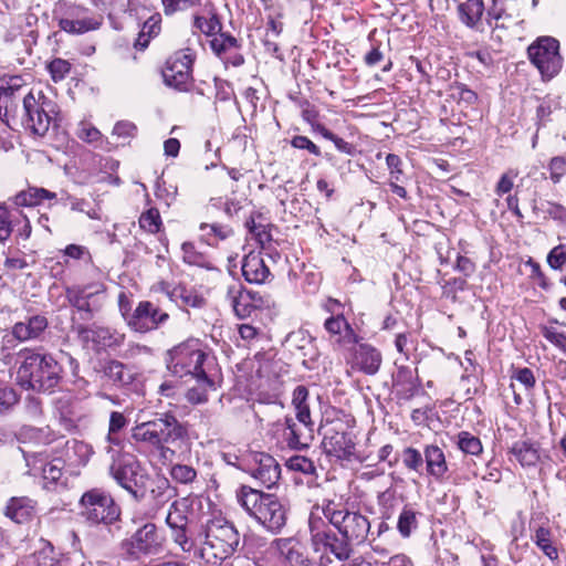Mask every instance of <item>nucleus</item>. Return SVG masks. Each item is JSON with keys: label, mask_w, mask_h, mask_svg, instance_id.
<instances>
[{"label": "nucleus", "mask_w": 566, "mask_h": 566, "mask_svg": "<svg viewBox=\"0 0 566 566\" xmlns=\"http://www.w3.org/2000/svg\"><path fill=\"white\" fill-rule=\"evenodd\" d=\"M51 102L42 92L20 96L18 90H0V119L10 127L21 125L36 136H43L51 124Z\"/></svg>", "instance_id": "f257e3e1"}, {"label": "nucleus", "mask_w": 566, "mask_h": 566, "mask_svg": "<svg viewBox=\"0 0 566 566\" xmlns=\"http://www.w3.org/2000/svg\"><path fill=\"white\" fill-rule=\"evenodd\" d=\"M17 378L21 386L36 391H51L61 379L62 368L52 355L33 348L18 353Z\"/></svg>", "instance_id": "f03ea898"}, {"label": "nucleus", "mask_w": 566, "mask_h": 566, "mask_svg": "<svg viewBox=\"0 0 566 566\" xmlns=\"http://www.w3.org/2000/svg\"><path fill=\"white\" fill-rule=\"evenodd\" d=\"M237 500L243 510L269 532L279 533L285 526L287 510L274 494L242 485L237 492Z\"/></svg>", "instance_id": "7ed1b4c3"}, {"label": "nucleus", "mask_w": 566, "mask_h": 566, "mask_svg": "<svg viewBox=\"0 0 566 566\" xmlns=\"http://www.w3.org/2000/svg\"><path fill=\"white\" fill-rule=\"evenodd\" d=\"M308 390L305 386H297L293 391L292 405L295 409L296 421L285 417L276 423V431L281 432L283 440L291 449H303L313 440V421L307 402Z\"/></svg>", "instance_id": "20e7f679"}, {"label": "nucleus", "mask_w": 566, "mask_h": 566, "mask_svg": "<svg viewBox=\"0 0 566 566\" xmlns=\"http://www.w3.org/2000/svg\"><path fill=\"white\" fill-rule=\"evenodd\" d=\"M319 511L349 544H360L367 538L370 522L360 512L342 509L332 500L325 501Z\"/></svg>", "instance_id": "39448f33"}, {"label": "nucleus", "mask_w": 566, "mask_h": 566, "mask_svg": "<svg viewBox=\"0 0 566 566\" xmlns=\"http://www.w3.org/2000/svg\"><path fill=\"white\" fill-rule=\"evenodd\" d=\"M168 355L167 367L178 377H196L211 373L208 355L198 339H189L175 346Z\"/></svg>", "instance_id": "423d86ee"}, {"label": "nucleus", "mask_w": 566, "mask_h": 566, "mask_svg": "<svg viewBox=\"0 0 566 566\" xmlns=\"http://www.w3.org/2000/svg\"><path fill=\"white\" fill-rule=\"evenodd\" d=\"M319 506L313 509L308 518L311 542L314 552L334 555L338 560H347L353 549L350 544L342 536L338 537L321 516Z\"/></svg>", "instance_id": "0eeeda50"}, {"label": "nucleus", "mask_w": 566, "mask_h": 566, "mask_svg": "<svg viewBox=\"0 0 566 566\" xmlns=\"http://www.w3.org/2000/svg\"><path fill=\"white\" fill-rule=\"evenodd\" d=\"M205 537L202 551L220 560L233 555L240 544L239 532L223 520L209 521Z\"/></svg>", "instance_id": "6e6552de"}, {"label": "nucleus", "mask_w": 566, "mask_h": 566, "mask_svg": "<svg viewBox=\"0 0 566 566\" xmlns=\"http://www.w3.org/2000/svg\"><path fill=\"white\" fill-rule=\"evenodd\" d=\"M352 422L353 419L345 416L326 421L323 426L322 446L327 454L338 459H347L354 453L355 442Z\"/></svg>", "instance_id": "1a4fd4ad"}, {"label": "nucleus", "mask_w": 566, "mask_h": 566, "mask_svg": "<svg viewBox=\"0 0 566 566\" xmlns=\"http://www.w3.org/2000/svg\"><path fill=\"white\" fill-rule=\"evenodd\" d=\"M82 515L94 525H111L120 517V507L106 492L93 489L85 492L80 501Z\"/></svg>", "instance_id": "9d476101"}, {"label": "nucleus", "mask_w": 566, "mask_h": 566, "mask_svg": "<svg viewBox=\"0 0 566 566\" xmlns=\"http://www.w3.org/2000/svg\"><path fill=\"white\" fill-rule=\"evenodd\" d=\"M112 457L109 473L114 480L136 496L137 489L146 484L147 475L138 460L132 454H116L113 447L106 448Z\"/></svg>", "instance_id": "9b49d317"}, {"label": "nucleus", "mask_w": 566, "mask_h": 566, "mask_svg": "<svg viewBox=\"0 0 566 566\" xmlns=\"http://www.w3.org/2000/svg\"><path fill=\"white\" fill-rule=\"evenodd\" d=\"M528 57L539 71L544 81L555 77L563 66L559 55V43L551 36H543L533 42L527 49Z\"/></svg>", "instance_id": "f8f14e48"}, {"label": "nucleus", "mask_w": 566, "mask_h": 566, "mask_svg": "<svg viewBox=\"0 0 566 566\" xmlns=\"http://www.w3.org/2000/svg\"><path fill=\"white\" fill-rule=\"evenodd\" d=\"M193 55L189 49L174 53L163 70L164 82L176 90L187 91L192 81Z\"/></svg>", "instance_id": "ddd939ff"}, {"label": "nucleus", "mask_w": 566, "mask_h": 566, "mask_svg": "<svg viewBox=\"0 0 566 566\" xmlns=\"http://www.w3.org/2000/svg\"><path fill=\"white\" fill-rule=\"evenodd\" d=\"M104 292L103 284L73 286L66 290V298L80 319L90 321L101 310L103 303L99 302V297Z\"/></svg>", "instance_id": "4468645a"}, {"label": "nucleus", "mask_w": 566, "mask_h": 566, "mask_svg": "<svg viewBox=\"0 0 566 566\" xmlns=\"http://www.w3.org/2000/svg\"><path fill=\"white\" fill-rule=\"evenodd\" d=\"M122 547L133 558L156 555L163 549V538L157 533L155 524L147 523L125 539Z\"/></svg>", "instance_id": "2eb2a0df"}, {"label": "nucleus", "mask_w": 566, "mask_h": 566, "mask_svg": "<svg viewBox=\"0 0 566 566\" xmlns=\"http://www.w3.org/2000/svg\"><path fill=\"white\" fill-rule=\"evenodd\" d=\"M168 318V313L157 305L149 301H142L127 318V324L133 331L144 334L157 329Z\"/></svg>", "instance_id": "dca6fc26"}, {"label": "nucleus", "mask_w": 566, "mask_h": 566, "mask_svg": "<svg viewBox=\"0 0 566 566\" xmlns=\"http://www.w3.org/2000/svg\"><path fill=\"white\" fill-rule=\"evenodd\" d=\"M27 465L29 467L28 473L31 475L41 474L44 481V488L51 490L59 484L65 485L63 481L65 463L62 459L55 458L51 461H44L38 455H29L22 450Z\"/></svg>", "instance_id": "f3484780"}, {"label": "nucleus", "mask_w": 566, "mask_h": 566, "mask_svg": "<svg viewBox=\"0 0 566 566\" xmlns=\"http://www.w3.org/2000/svg\"><path fill=\"white\" fill-rule=\"evenodd\" d=\"M252 462L253 464L250 467L249 472L261 486L271 489L277 483L281 469L272 455L258 452L252 454Z\"/></svg>", "instance_id": "a211bd4d"}, {"label": "nucleus", "mask_w": 566, "mask_h": 566, "mask_svg": "<svg viewBox=\"0 0 566 566\" xmlns=\"http://www.w3.org/2000/svg\"><path fill=\"white\" fill-rule=\"evenodd\" d=\"M150 422L155 430L156 438L158 439L160 450H164L166 444H172L185 439L187 436V429L184 424L169 412L160 415L150 420Z\"/></svg>", "instance_id": "6ab92c4d"}, {"label": "nucleus", "mask_w": 566, "mask_h": 566, "mask_svg": "<svg viewBox=\"0 0 566 566\" xmlns=\"http://www.w3.org/2000/svg\"><path fill=\"white\" fill-rule=\"evenodd\" d=\"M101 24V17L90 15L86 10L78 7L71 8L66 15L59 20L60 29L70 34H83L94 31Z\"/></svg>", "instance_id": "aec40b11"}, {"label": "nucleus", "mask_w": 566, "mask_h": 566, "mask_svg": "<svg viewBox=\"0 0 566 566\" xmlns=\"http://www.w3.org/2000/svg\"><path fill=\"white\" fill-rule=\"evenodd\" d=\"M76 332L84 340H92L103 346H119L124 343L125 335L109 327L94 326L86 327L76 326Z\"/></svg>", "instance_id": "412c9836"}, {"label": "nucleus", "mask_w": 566, "mask_h": 566, "mask_svg": "<svg viewBox=\"0 0 566 566\" xmlns=\"http://www.w3.org/2000/svg\"><path fill=\"white\" fill-rule=\"evenodd\" d=\"M244 279L254 284H263L270 276V270L261 253L250 252L242 262Z\"/></svg>", "instance_id": "4be33fe9"}, {"label": "nucleus", "mask_w": 566, "mask_h": 566, "mask_svg": "<svg viewBox=\"0 0 566 566\" xmlns=\"http://www.w3.org/2000/svg\"><path fill=\"white\" fill-rule=\"evenodd\" d=\"M22 566H62L61 558L54 551L53 545L44 539H40L34 551L22 562Z\"/></svg>", "instance_id": "5701e85b"}, {"label": "nucleus", "mask_w": 566, "mask_h": 566, "mask_svg": "<svg viewBox=\"0 0 566 566\" xmlns=\"http://www.w3.org/2000/svg\"><path fill=\"white\" fill-rule=\"evenodd\" d=\"M271 547L284 559L287 566L298 564L307 556L303 545L294 537L276 538L272 542Z\"/></svg>", "instance_id": "b1692460"}, {"label": "nucleus", "mask_w": 566, "mask_h": 566, "mask_svg": "<svg viewBox=\"0 0 566 566\" xmlns=\"http://www.w3.org/2000/svg\"><path fill=\"white\" fill-rule=\"evenodd\" d=\"M227 297L238 317L244 318L252 314V291L245 290L240 284L233 283L228 286Z\"/></svg>", "instance_id": "393cba45"}, {"label": "nucleus", "mask_w": 566, "mask_h": 566, "mask_svg": "<svg viewBox=\"0 0 566 566\" xmlns=\"http://www.w3.org/2000/svg\"><path fill=\"white\" fill-rule=\"evenodd\" d=\"M34 513V501L27 496L10 499L4 511L6 516L18 524L29 522Z\"/></svg>", "instance_id": "a878e982"}, {"label": "nucleus", "mask_w": 566, "mask_h": 566, "mask_svg": "<svg viewBox=\"0 0 566 566\" xmlns=\"http://www.w3.org/2000/svg\"><path fill=\"white\" fill-rule=\"evenodd\" d=\"M48 327L44 316L35 315L25 322H18L12 327V335L19 342H27L38 338Z\"/></svg>", "instance_id": "bb28decb"}, {"label": "nucleus", "mask_w": 566, "mask_h": 566, "mask_svg": "<svg viewBox=\"0 0 566 566\" xmlns=\"http://www.w3.org/2000/svg\"><path fill=\"white\" fill-rule=\"evenodd\" d=\"M423 454L428 474L436 480H442L448 472V463L442 449L436 444H429L424 448Z\"/></svg>", "instance_id": "cd10ccee"}, {"label": "nucleus", "mask_w": 566, "mask_h": 566, "mask_svg": "<svg viewBox=\"0 0 566 566\" xmlns=\"http://www.w3.org/2000/svg\"><path fill=\"white\" fill-rule=\"evenodd\" d=\"M381 354L367 344L359 345L356 352V364L367 375H375L381 365Z\"/></svg>", "instance_id": "c85d7f7f"}, {"label": "nucleus", "mask_w": 566, "mask_h": 566, "mask_svg": "<svg viewBox=\"0 0 566 566\" xmlns=\"http://www.w3.org/2000/svg\"><path fill=\"white\" fill-rule=\"evenodd\" d=\"M531 539L551 560L558 559V549L554 544L553 533L548 525L535 526Z\"/></svg>", "instance_id": "c756f323"}, {"label": "nucleus", "mask_w": 566, "mask_h": 566, "mask_svg": "<svg viewBox=\"0 0 566 566\" xmlns=\"http://www.w3.org/2000/svg\"><path fill=\"white\" fill-rule=\"evenodd\" d=\"M56 199V193L44 188L29 187L20 191L14 197V203L18 207H35L45 200L52 201Z\"/></svg>", "instance_id": "7c9ffc66"}, {"label": "nucleus", "mask_w": 566, "mask_h": 566, "mask_svg": "<svg viewBox=\"0 0 566 566\" xmlns=\"http://www.w3.org/2000/svg\"><path fill=\"white\" fill-rule=\"evenodd\" d=\"M197 381V386L188 389L186 398L193 405L203 403L208 400V391L214 390V380L211 373H207L202 376L193 377Z\"/></svg>", "instance_id": "2f4dec72"}, {"label": "nucleus", "mask_w": 566, "mask_h": 566, "mask_svg": "<svg viewBox=\"0 0 566 566\" xmlns=\"http://www.w3.org/2000/svg\"><path fill=\"white\" fill-rule=\"evenodd\" d=\"M189 501L186 497L176 500L169 507L166 516V523L169 527H187Z\"/></svg>", "instance_id": "473e14b6"}, {"label": "nucleus", "mask_w": 566, "mask_h": 566, "mask_svg": "<svg viewBox=\"0 0 566 566\" xmlns=\"http://www.w3.org/2000/svg\"><path fill=\"white\" fill-rule=\"evenodd\" d=\"M460 19L470 28L476 27L484 12V3L482 0H467L459 6Z\"/></svg>", "instance_id": "72a5a7b5"}, {"label": "nucleus", "mask_w": 566, "mask_h": 566, "mask_svg": "<svg viewBox=\"0 0 566 566\" xmlns=\"http://www.w3.org/2000/svg\"><path fill=\"white\" fill-rule=\"evenodd\" d=\"M512 453L523 467L535 465L539 460V452L534 443L517 441L512 447Z\"/></svg>", "instance_id": "f704fd0d"}, {"label": "nucleus", "mask_w": 566, "mask_h": 566, "mask_svg": "<svg viewBox=\"0 0 566 566\" xmlns=\"http://www.w3.org/2000/svg\"><path fill=\"white\" fill-rule=\"evenodd\" d=\"M17 437L22 443L48 444L53 440L49 428H34L30 426L21 427Z\"/></svg>", "instance_id": "c9c22d12"}, {"label": "nucleus", "mask_w": 566, "mask_h": 566, "mask_svg": "<svg viewBox=\"0 0 566 566\" xmlns=\"http://www.w3.org/2000/svg\"><path fill=\"white\" fill-rule=\"evenodd\" d=\"M132 439L137 443H143L160 450V446L158 439L156 438L155 430L153 429L150 420L137 423L135 427H133Z\"/></svg>", "instance_id": "e433bc0d"}, {"label": "nucleus", "mask_w": 566, "mask_h": 566, "mask_svg": "<svg viewBox=\"0 0 566 566\" xmlns=\"http://www.w3.org/2000/svg\"><path fill=\"white\" fill-rule=\"evenodd\" d=\"M167 294L174 302L186 306L201 307L205 304L203 297L198 295L195 291L181 285L174 287L171 291H167Z\"/></svg>", "instance_id": "4c0bfd02"}, {"label": "nucleus", "mask_w": 566, "mask_h": 566, "mask_svg": "<svg viewBox=\"0 0 566 566\" xmlns=\"http://www.w3.org/2000/svg\"><path fill=\"white\" fill-rule=\"evenodd\" d=\"M20 217H22L21 211H11L0 205V242H4L10 238L13 224L20 222Z\"/></svg>", "instance_id": "58836bf2"}, {"label": "nucleus", "mask_w": 566, "mask_h": 566, "mask_svg": "<svg viewBox=\"0 0 566 566\" xmlns=\"http://www.w3.org/2000/svg\"><path fill=\"white\" fill-rule=\"evenodd\" d=\"M418 513L410 506H403L398 516L397 530L403 538H407L418 527Z\"/></svg>", "instance_id": "ea45409f"}, {"label": "nucleus", "mask_w": 566, "mask_h": 566, "mask_svg": "<svg viewBox=\"0 0 566 566\" xmlns=\"http://www.w3.org/2000/svg\"><path fill=\"white\" fill-rule=\"evenodd\" d=\"M325 328L331 335L338 336L337 342H340L342 338H350L353 335L349 324L340 313L326 319Z\"/></svg>", "instance_id": "a19ab883"}, {"label": "nucleus", "mask_w": 566, "mask_h": 566, "mask_svg": "<svg viewBox=\"0 0 566 566\" xmlns=\"http://www.w3.org/2000/svg\"><path fill=\"white\" fill-rule=\"evenodd\" d=\"M200 231L203 232L202 235L210 245L217 244L219 240H226L232 234L231 228L217 223H201Z\"/></svg>", "instance_id": "79ce46f5"}, {"label": "nucleus", "mask_w": 566, "mask_h": 566, "mask_svg": "<svg viewBox=\"0 0 566 566\" xmlns=\"http://www.w3.org/2000/svg\"><path fill=\"white\" fill-rule=\"evenodd\" d=\"M105 375L118 386H125L132 380V375L127 371L126 367L117 360L107 363L105 366Z\"/></svg>", "instance_id": "37998d69"}, {"label": "nucleus", "mask_w": 566, "mask_h": 566, "mask_svg": "<svg viewBox=\"0 0 566 566\" xmlns=\"http://www.w3.org/2000/svg\"><path fill=\"white\" fill-rule=\"evenodd\" d=\"M128 421L126 417L118 411H113L109 416V423H108V433L106 437L107 442L109 443L108 447L112 446H119L120 439L118 438L117 433L124 429L127 426Z\"/></svg>", "instance_id": "c03bdc74"}, {"label": "nucleus", "mask_w": 566, "mask_h": 566, "mask_svg": "<svg viewBox=\"0 0 566 566\" xmlns=\"http://www.w3.org/2000/svg\"><path fill=\"white\" fill-rule=\"evenodd\" d=\"M457 446L467 454L478 455L482 452V443L480 439L467 431L458 433Z\"/></svg>", "instance_id": "a18cd8bd"}, {"label": "nucleus", "mask_w": 566, "mask_h": 566, "mask_svg": "<svg viewBox=\"0 0 566 566\" xmlns=\"http://www.w3.org/2000/svg\"><path fill=\"white\" fill-rule=\"evenodd\" d=\"M76 136L81 140L85 142L87 144H92L95 147H102V145L104 143L101 132L96 127H94L92 124L86 123V122L80 123L77 132H76Z\"/></svg>", "instance_id": "49530a36"}, {"label": "nucleus", "mask_w": 566, "mask_h": 566, "mask_svg": "<svg viewBox=\"0 0 566 566\" xmlns=\"http://www.w3.org/2000/svg\"><path fill=\"white\" fill-rule=\"evenodd\" d=\"M245 227L259 244L264 247L271 242L272 235L268 224L258 223L253 217L245 222Z\"/></svg>", "instance_id": "de8ad7c7"}, {"label": "nucleus", "mask_w": 566, "mask_h": 566, "mask_svg": "<svg viewBox=\"0 0 566 566\" xmlns=\"http://www.w3.org/2000/svg\"><path fill=\"white\" fill-rule=\"evenodd\" d=\"M285 465L292 471L301 472L306 475H315L316 473V467L314 462L303 455H293L289 458Z\"/></svg>", "instance_id": "09e8293b"}, {"label": "nucleus", "mask_w": 566, "mask_h": 566, "mask_svg": "<svg viewBox=\"0 0 566 566\" xmlns=\"http://www.w3.org/2000/svg\"><path fill=\"white\" fill-rule=\"evenodd\" d=\"M193 28L206 35H213L220 31L221 24L216 15L206 18L199 14L193 15Z\"/></svg>", "instance_id": "8fccbe9b"}, {"label": "nucleus", "mask_w": 566, "mask_h": 566, "mask_svg": "<svg viewBox=\"0 0 566 566\" xmlns=\"http://www.w3.org/2000/svg\"><path fill=\"white\" fill-rule=\"evenodd\" d=\"M170 476L178 483L189 484L197 479V471L187 464H175L170 469Z\"/></svg>", "instance_id": "3c124183"}, {"label": "nucleus", "mask_w": 566, "mask_h": 566, "mask_svg": "<svg viewBox=\"0 0 566 566\" xmlns=\"http://www.w3.org/2000/svg\"><path fill=\"white\" fill-rule=\"evenodd\" d=\"M72 546L74 552L61 557L62 566H84L85 557L80 546V538L75 533H72Z\"/></svg>", "instance_id": "603ef678"}, {"label": "nucleus", "mask_w": 566, "mask_h": 566, "mask_svg": "<svg viewBox=\"0 0 566 566\" xmlns=\"http://www.w3.org/2000/svg\"><path fill=\"white\" fill-rule=\"evenodd\" d=\"M547 170L549 179L554 185L562 181L563 177L566 176V157L555 156L547 163Z\"/></svg>", "instance_id": "864d4df0"}, {"label": "nucleus", "mask_w": 566, "mask_h": 566, "mask_svg": "<svg viewBox=\"0 0 566 566\" xmlns=\"http://www.w3.org/2000/svg\"><path fill=\"white\" fill-rule=\"evenodd\" d=\"M139 226L142 229L148 231L149 233L158 232L161 226V219L158 210L151 208L142 213L139 218Z\"/></svg>", "instance_id": "5fc2aeb1"}, {"label": "nucleus", "mask_w": 566, "mask_h": 566, "mask_svg": "<svg viewBox=\"0 0 566 566\" xmlns=\"http://www.w3.org/2000/svg\"><path fill=\"white\" fill-rule=\"evenodd\" d=\"M166 15H172L179 11H186L200 4V0H160Z\"/></svg>", "instance_id": "6e6d98bb"}, {"label": "nucleus", "mask_w": 566, "mask_h": 566, "mask_svg": "<svg viewBox=\"0 0 566 566\" xmlns=\"http://www.w3.org/2000/svg\"><path fill=\"white\" fill-rule=\"evenodd\" d=\"M69 201H70L71 210L77 211V212H83L90 219H93V220L101 219L99 208H91L90 203L85 199L70 197Z\"/></svg>", "instance_id": "4d7b16f0"}, {"label": "nucleus", "mask_w": 566, "mask_h": 566, "mask_svg": "<svg viewBox=\"0 0 566 566\" xmlns=\"http://www.w3.org/2000/svg\"><path fill=\"white\" fill-rule=\"evenodd\" d=\"M545 218H551L556 221L566 222V208L557 202L545 201L541 208Z\"/></svg>", "instance_id": "13d9d810"}, {"label": "nucleus", "mask_w": 566, "mask_h": 566, "mask_svg": "<svg viewBox=\"0 0 566 566\" xmlns=\"http://www.w3.org/2000/svg\"><path fill=\"white\" fill-rule=\"evenodd\" d=\"M182 259L188 264L203 266L206 264L205 255L198 252L191 242H184L181 245Z\"/></svg>", "instance_id": "bf43d9fd"}, {"label": "nucleus", "mask_w": 566, "mask_h": 566, "mask_svg": "<svg viewBox=\"0 0 566 566\" xmlns=\"http://www.w3.org/2000/svg\"><path fill=\"white\" fill-rule=\"evenodd\" d=\"M402 462L407 469L418 472L422 467L423 458L417 449L408 447L402 452Z\"/></svg>", "instance_id": "052dcab7"}, {"label": "nucleus", "mask_w": 566, "mask_h": 566, "mask_svg": "<svg viewBox=\"0 0 566 566\" xmlns=\"http://www.w3.org/2000/svg\"><path fill=\"white\" fill-rule=\"evenodd\" d=\"M450 96L453 99L463 102L468 105L474 104L475 101L478 99L476 94L472 90L465 87L462 84L452 85L450 87Z\"/></svg>", "instance_id": "680f3d73"}, {"label": "nucleus", "mask_w": 566, "mask_h": 566, "mask_svg": "<svg viewBox=\"0 0 566 566\" xmlns=\"http://www.w3.org/2000/svg\"><path fill=\"white\" fill-rule=\"evenodd\" d=\"M48 70L54 82L63 80L71 70V64L63 59H54L48 64Z\"/></svg>", "instance_id": "e2e57ef3"}, {"label": "nucleus", "mask_w": 566, "mask_h": 566, "mask_svg": "<svg viewBox=\"0 0 566 566\" xmlns=\"http://www.w3.org/2000/svg\"><path fill=\"white\" fill-rule=\"evenodd\" d=\"M547 263L553 270H562L566 263V244H558L547 255Z\"/></svg>", "instance_id": "0e129e2a"}, {"label": "nucleus", "mask_w": 566, "mask_h": 566, "mask_svg": "<svg viewBox=\"0 0 566 566\" xmlns=\"http://www.w3.org/2000/svg\"><path fill=\"white\" fill-rule=\"evenodd\" d=\"M512 379L518 381L526 391H530L535 386V377L530 368H517L512 375Z\"/></svg>", "instance_id": "69168bd1"}, {"label": "nucleus", "mask_w": 566, "mask_h": 566, "mask_svg": "<svg viewBox=\"0 0 566 566\" xmlns=\"http://www.w3.org/2000/svg\"><path fill=\"white\" fill-rule=\"evenodd\" d=\"M517 171L513 169H510L509 171L503 174L499 182L496 184L495 193L500 197L505 193H509L514 186V179L517 177Z\"/></svg>", "instance_id": "338daca9"}, {"label": "nucleus", "mask_w": 566, "mask_h": 566, "mask_svg": "<svg viewBox=\"0 0 566 566\" xmlns=\"http://www.w3.org/2000/svg\"><path fill=\"white\" fill-rule=\"evenodd\" d=\"M542 333L549 343L566 353V335L564 333L557 332L553 327H543Z\"/></svg>", "instance_id": "774afa93"}]
</instances>
